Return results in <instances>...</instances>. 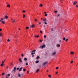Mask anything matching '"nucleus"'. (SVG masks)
I'll list each match as a JSON object with an SVG mask.
<instances>
[{"instance_id":"nucleus-31","label":"nucleus","mask_w":78,"mask_h":78,"mask_svg":"<svg viewBox=\"0 0 78 78\" xmlns=\"http://www.w3.org/2000/svg\"><path fill=\"white\" fill-rule=\"evenodd\" d=\"M63 40L65 41L66 40V38L65 37H64L63 38Z\"/></svg>"},{"instance_id":"nucleus-62","label":"nucleus","mask_w":78,"mask_h":78,"mask_svg":"<svg viewBox=\"0 0 78 78\" xmlns=\"http://www.w3.org/2000/svg\"><path fill=\"white\" fill-rule=\"evenodd\" d=\"M39 67H41V65H39Z\"/></svg>"},{"instance_id":"nucleus-3","label":"nucleus","mask_w":78,"mask_h":78,"mask_svg":"<svg viewBox=\"0 0 78 78\" xmlns=\"http://www.w3.org/2000/svg\"><path fill=\"white\" fill-rule=\"evenodd\" d=\"M8 18V16L7 15H5L4 16V19H7Z\"/></svg>"},{"instance_id":"nucleus-35","label":"nucleus","mask_w":78,"mask_h":78,"mask_svg":"<svg viewBox=\"0 0 78 78\" xmlns=\"http://www.w3.org/2000/svg\"><path fill=\"white\" fill-rule=\"evenodd\" d=\"M26 71V69H23V71L24 72H25V71Z\"/></svg>"},{"instance_id":"nucleus-29","label":"nucleus","mask_w":78,"mask_h":78,"mask_svg":"<svg viewBox=\"0 0 78 78\" xmlns=\"http://www.w3.org/2000/svg\"><path fill=\"white\" fill-rule=\"evenodd\" d=\"M2 67L3 66H4V65L3 64H1V65H0Z\"/></svg>"},{"instance_id":"nucleus-16","label":"nucleus","mask_w":78,"mask_h":78,"mask_svg":"<svg viewBox=\"0 0 78 78\" xmlns=\"http://www.w3.org/2000/svg\"><path fill=\"white\" fill-rule=\"evenodd\" d=\"M74 53L73 52H70V54L71 55H73V54H74Z\"/></svg>"},{"instance_id":"nucleus-36","label":"nucleus","mask_w":78,"mask_h":78,"mask_svg":"<svg viewBox=\"0 0 78 78\" xmlns=\"http://www.w3.org/2000/svg\"><path fill=\"white\" fill-rule=\"evenodd\" d=\"M4 20V18H1V20L2 21V20Z\"/></svg>"},{"instance_id":"nucleus-27","label":"nucleus","mask_w":78,"mask_h":78,"mask_svg":"<svg viewBox=\"0 0 78 78\" xmlns=\"http://www.w3.org/2000/svg\"><path fill=\"white\" fill-rule=\"evenodd\" d=\"M21 56L22 57H23L24 56V55L23 54H22Z\"/></svg>"},{"instance_id":"nucleus-25","label":"nucleus","mask_w":78,"mask_h":78,"mask_svg":"<svg viewBox=\"0 0 78 78\" xmlns=\"http://www.w3.org/2000/svg\"><path fill=\"white\" fill-rule=\"evenodd\" d=\"M35 22H37L38 21V20L37 19H35Z\"/></svg>"},{"instance_id":"nucleus-20","label":"nucleus","mask_w":78,"mask_h":78,"mask_svg":"<svg viewBox=\"0 0 78 78\" xmlns=\"http://www.w3.org/2000/svg\"><path fill=\"white\" fill-rule=\"evenodd\" d=\"M39 58H40V57L39 56H37V58H36L37 59H38Z\"/></svg>"},{"instance_id":"nucleus-11","label":"nucleus","mask_w":78,"mask_h":78,"mask_svg":"<svg viewBox=\"0 0 78 78\" xmlns=\"http://www.w3.org/2000/svg\"><path fill=\"white\" fill-rule=\"evenodd\" d=\"M19 61L20 62H22V61L21 60V58H20L19 59Z\"/></svg>"},{"instance_id":"nucleus-28","label":"nucleus","mask_w":78,"mask_h":78,"mask_svg":"<svg viewBox=\"0 0 78 78\" xmlns=\"http://www.w3.org/2000/svg\"><path fill=\"white\" fill-rule=\"evenodd\" d=\"M13 23H15L16 21H15V20H13V21H12Z\"/></svg>"},{"instance_id":"nucleus-61","label":"nucleus","mask_w":78,"mask_h":78,"mask_svg":"<svg viewBox=\"0 0 78 78\" xmlns=\"http://www.w3.org/2000/svg\"><path fill=\"white\" fill-rule=\"evenodd\" d=\"M8 68H9V67H8V66H7V69H8Z\"/></svg>"},{"instance_id":"nucleus-37","label":"nucleus","mask_w":78,"mask_h":78,"mask_svg":"<svg viewBox=\"0 0 78 78\" xmlns=\"http://www.w3.org/2000/svg\"><path fill=\"white\" fill-rule=\"evenodd\" d=\"M26 10H23V12L24 13V12H26Z\"/></svg>"},{"instance_id":"nucleus-32","label":"nucleus","mask_w":78,"mask_h":78,"mask_svg":"<svg viewBox=\"0 0 78 78\" xmlns=\"http://www.w3.org/2000/svg\"><path fill=\"white\" fill-rule=\"evenodd\" d=\"M49 76V77L51 78V75H49V76Z\"/></svg>"},{"instance_id":"nucleus-4","label":"nucleus","mask_w":78,"mask_h":78,"mask_svg":"<svg viewBox=\"0 0 78 78\" xmlns=\"http://www.w3.org/2000/svg\"><path fill=\"white\" fill-rule=\"evenodd\" d=\"M35 26L34 24H32L30 26V28H33V27H35Z\"/></svg>"},{"instance_id":"nucleus-48","label":"nucleus","mask_w":78,"mask_h":78,"mask_svg":"<svg viewBox=\"0 0 78 78\" xmlns=\"http://www.w3.org/2000/svg\"><path fill=\"white\" fill-rule=\"evenodd\" d=\"M26 65L27 66L28 65V63H26Z\"/></svg>"},{"instance_id":"nucleus-17","label":"nucleus","mask_w":78,"mask_h":78,"mask_svg":"<svg viewBox=\"0 0 78 78\" xmlns=\"http://www.w3.org/2000/svg\"><path fill=\"white\" fill-rule=\"evenodd\" d=\"M43 21L46 22L47 21V20H46V19H44V20H43Z\"/></svg>"},{"instance_id":"nucleus-34","label":"nucleus","mask_w":78,"mask_h":78,"mask_svg":"<svg viewBox=\"0 0 78 78\" xmlns=\"http://www.w3.org/2000/svg\"><path fill=\"white\" fill-rule=\"evenodd\" d=\"M44 24L46 25H47V23H46L45 21H44Z\"/></svg>"},{"instance_id":"nucleus-5","label":"nucleus","mask_w":78,"mask_h":78,"mask_svg":"<svg viewBox=\"0 0 78 78\" xmlns=\"http://www.w3.org/2000/svg\"><path fill=\"white\" fill-rule=\"evenodd\" d=\"M46 47L45 44H44L43 45H42V46H41V48H45Z\"/></svg>"},{"instance_id":"nucleus-55","label":"nucleus","mask_w":78,"mask_h":78,"mask_svg":"<svg viewBox=\"0 0 78 78\" xmlns=\"http://www.w3.org/2000/svg\"><path fill=\"white\" fill-rule=\"evenodd\" d=\"M4 74H5V73H2V75L3 76Z\"/></svg>"},{"instance_id":"nucleus-41","label":"nucleus","mask_w":78,"mask_h":78,"mask_svg":"<svg viewBox=\"0 0 78 78\" xmlns=\"http://www.w3.org/2000/svg\"><path fill=\"white\" fill-rule=\"evenodd\" d=\"M46 35L44 36V38H46Z\"/></svg>"},{"instance_id":"nucleus-42","label":"nucleus","mask_w":78,"mask_h":78,"mask_svg":"<svg viewBox=\"0 0 78 78\" xmlns=\"http://www.w3.org/2000/svg\"><path fill=\"white\" fill-rule=\"evenodd\" d=\"M10 41V40H9V39H8V40H7V41L8 42H9Z\"/></svg>"},{"instance_id":"nucleus-56","label":"nucleus","mask_w":78,"mask_h":78,"mask_svg":"<svg viewBox=\"0 0 78 78\" xmlns=\"http://www.w3.org/2000/svg\"><path fill=\"white\" fill-rule=\"evenodd\" d=\"M43 27H44V28H45V25H44V26H43Z\"/></svg>"},{"instance_id":"nucleus-6","label":"nucleus","mask_w":78,"mask_h":78,"mask_svg":"<svg viewBox=\"0 0 78 78\" xmlns=\"http://www.w3.org/2000/svg\"><path fill=\"white\" fill-rule=\"evenodd\" d=\"M56 52H54V53L52 54V55L54 56L56 54Z\"/></svg>"},{"instance_id":"nucleus-57","label":"nucleus","mask_w":78,"mask_h":78,"mask_svg":"<svg viewBox=\"0 0 78 78\" xmlns=\"http://www.w3.org/2000/svg\"><path fill=\"white\" fill-rule=\"evenodd\" d=\"M4 63V61H2V64H3Z\"/></svg>"},{"instance_id":"nucleus-12","label":"nucleus","mask_w":78,"mask_h":78,"mask_svg":"<svg viewBox=\"0 0 78 78\" xmlns=\"http://www.w3.org/2000/svg\"><path fill=\"white\" fill-rule=\"evenodd\" d=\"M39 62V61L38 60L35 61V63H38Z\"/></svg>"},{"instance_id":"nucleus-7","label":"nucleus","mask_w":78,"mask_h":78,"mask_svg":"<svg viewBox=\"0 0 78 78\" xmlns=\"http://www.w3.org/2000/svg\"><path fill=\"white\" fill-rule=\"evenodd\" d=\"M16 67H14V69L13 70L14 72H16Z\"/></svg>"},{"instance_id":"nucleus-24","label":"nucleus","mask_w":78,"mask_h":78,"mask_svg":"<svg viewBox=\"0 0 78 78\" xmlns=\"http://www.w3.org/2000/svg\"><path fill=\"white\" fill-rule=\"evenodd\" d=\"M29 29V27H26V29L27 30Z\"/></svg>"},{"instance_id":"nucleus-23","label":"nucleus","mask_w":78,"mask_h":78,"mask_svg":"<svg viewBox=\"0 0 78 78\" xmlns=\"http://www.w3.org/2000/svg\"><path fill=\"white\" fill-rule=\"evenodd\" d=\"M68 41V39H66V40H65V41L67 42V41Z\"/></svg>"},{"instance_id":"nucleus-2","label":"nucleus","mask_w":78,"mask_h":78,"mask_svg":"<svg viewBox=\"0 0 78 78\" xmlns=\"http://www.w3.org/2000/svg\"><path fill=\"white\" fill-rule=\"evenodd\" d=\"M48 64V62H44V63H43V64L42 65H43V66H45V65H46Z\"/></svg>"},{"instance_id":"nucleus-14","label":"nucleus","mask_w":78,"mask_h":78,"mask_svg":"<svg viewBox=\"0 0 78 78\" xmlns=\"http://www.w3.org/2000/svg\"><path fill=\"white\" fill-rule=\"evenodd\" d=\"M23 68V67H21V68H20V70H19V71H21V70H22Z\"/></svg>"},{"instance_id":"nucleus-53","label":"nucleus","mask_w":78,"mask_h":78,"mask_svg":"<svg viewBox=\"0 0 78 78\" xmlns=\"http://www.w3.org/2000/svg\"><path fill=\"white\" fill-rule=\"evenodd\" d=\"M2 31V29H0V32L1 31Z\"/></svg>"},{"instance_id":"nucleus-49","label":"nucleus","mask_w":78,"mask_h":78,"mask_svg":"<svg viewBox=\"0 0 78 78\" xmlns=\"http://www.w3.org/2000/svg\"><path fill=\"white\" fill-rule=\"evenodd\" d=\"M76 7L78 8V5H76Z\"/></svg>"},{"instance_id":"nucleus-50","label":"nucleus","mask_w":78,"mask_h":78,"mask_svg":"<svg viewBox=\"0 0 78 78\" xmlns=\"http://www.w3.org/2000/svg\"><path fill=\"white\" fill-rule=\"evenodd\" d=\"M41 24V22H40L39 23V24L40 25V24Z\"/></svg>"},{"instance_id":"nucleus-13","label":"nucleus","mask_w":78,"mask_h":78,"mask_svg":"<svg viewBox=\"0 0 78 78\" xmlns=\"http://www.w3.org/2000/svg\"><path fill=\"white\" fill-rule=\"evenodd\" d=\"M43 6V4H40V6H39V7H42Z\"/></svg>"},{"instance_id":"nucleus-21","label":"nucleus","mask_w":78,"mask_h":78,"mask_svg":"<svg viewBox=\"0 0 78 78\" xmlns=\"http://www.w3.org/2000/svg\"><path fill=\"white\" fill-rule=\"evenodd\" d=\"M7 6L8 7L10 8V4H9V5H7Z\"/></svg>"},{"instance_id":"nucleus-26","label":"nucleus","mask_w":78,"mask_h":78,"mask_svg":"<svg viewBox=\"0 0 78 78\" xmlns=\"http://www.w3.org/2000/svg\"><path fill=\"white\" fill-rule=\"evenodd\" d=\"M10 76V74H8L6 76Z\"/></svg>"},{"instance_id":"nucleus-22","label":"nucleus","mask_w":78,"mask_h":78,"mask_svg":"<svg viewBox=\"0 0 78 78\" xmlns=\"http://www.w3.org/2000/svg\"><path fill=\"white\" fill-rule=\"evenodd\" d=\"M24 60L25 61H26L27 60V58H25L24 59Z\"/></svg>"},{"instance_id":"nucleus-60","label":"nucleus","mask_w":78,"mask_h":78,"mask_svg":"<svg viewBox=\"0 0 78 78\" xmlns=\"http://www.w3.org/2000/svg\"><path fill=\"white\" fill-rule=\"evenodd\" d=\"M13 65V63H11V65Z\"/></svg>"},{"instance_id":"nucleus-43","label":"nucleus","mask_w":78,"mask_h":78,"mask_svg":"<svg viewBox=\"0 0 78 78\" xmlns=\"http://www.w3.org/2000/svg\"><path fill=\"white\" fill-rule=\"evenodd\" d=\"M73 62V61H72L71 62H70V63H72Z\"/></svg>"},{"instance_id":"nucleus-59","label":"nucleus","mask_w":78,"mask_h":78,"mask_svg":"<svg viewBox=\"0 0 78 78\" xmlns=\"http://www.w3.org/2000/svg\"><path fill=\"white\" fill-rule=\"evenodd\" d=\"M47 13V12H44V14H46Z\"/></svg>"},{"instance_id":"nucleus-63","label":"nucleus","mask_w":78,"mask_h":78,"mask_svg":"<svg viewBox=\"0 0 78 78\" xmlns=\"http://www.w3.org/2000/svg\"><path fill=\"white\" fill-rule=\"evenodd\" d=\"M48 71H48V70H47V72H48Z\"/></svg>"},{"instance_id":"nucleus-47","label":"nucleus","mask_w":78,"mask_h":78,"mask_svg":"<svg viewBox=\"0 0 78 78\" xmlns=\"http://www.w3.org/2000/svg\"><path fill=\"white\" fill-rule=\"evenodd\" d=\"M40 42H42V40H40Z\"/></svg>"},{"instance_id":"nucleus-51","label":"nucleus","mask_w":78,"mask_h":78,"mask_svg":"<svg viewBox=\"0 0 78 78\" xmlns=\"http://www.w3.org/2000/svg\"><path fill=\"white\" fill-rule=\"evenodd\" d=\"M40 33H42V31H40Z\"/></svg>"},{"instance_id":"nucleus-15","label":"nucleus","mask_w":78,"mask_h":78,"mask_svg":"<svg viewBox=\"0 0 78 78\" xmlns=\"http://www.w3.org/2000/svg\"><path fill=\"white\" fill-rule=\"evenodd\" d=\"M39 71V69H37V70H36V72H37V73H38Z\"/></svg>"},{"instance_id":"nucleus-10","label":"nucleus","mask_w":78,"mask_h":78,"mask_svg":"<svg viewBox=\"0 0 78 78\" xmlns=\"http://www.w3.org/2000/svg\"><path fill=\"white\" fill-rule=\"evenodd\" d=\"M0 22H1L3 24H4L5 23V21H1V20H0Z\"/></svg>"},{"instance_id":"nucleus-54","label":"nucleus","mask_w":78,"mask_h":78,"mask_svg":"<svg viewBox=\"0 0 78 78\" xmlns=\"http://www.w3.org/2000/svg\"><path fill=\"white\" fill-rule=\"evenodd\" d=\"M60 14H58V16H60Z\"/></svg>"},{"instance_id":"nucleus-46","label":"nucleus","mask_w":78,"mask_h":78,"mask_svg":"<svg viewBox=\"0 0 78 78\" xmlns=\"http://www.w3.org/2000/svg\"><path fill=\"white\" fill-rule=\"evenodd\" d=\"M2 33H0V36H2Z\"/></svg>"},{"instance_id":"nucleus-18","label":"nucleus","mask_w":78,"mask_h":78,"mask_svg":"<svg viewBox=\"0 0 78 78\" xmlns=\"http://www.w3.org/2000/svg\"><path fill=\"white\" fill-rule=\"evenodd\" d=\"M18 76L19 77H20L21 76V75L19 73L18 74Z\"/></svg>"},{"instance_id":"nucleus-33","label":"nucleus","mask_w":78,"mask_h":78,"mask_svg":"<svg viewBox=\"0 0 78 78\" xmlns=\"http://www.w3.org/2000/svg\"><path fill=\"white\" fill-rule=\"evenodd\" d=\"M30 72V71H27V73L28 74Z\"/></svg>"},{"instance_id":"nucleus-1","label":"nucleus","mask_w":78,"mask_h":78,"mask_svg":"<svg viewBox=\"0 0 78 78\" xmlns=\"http://www.w3.org/2000/svg\"><path fill=\"white\" fill-rule=\"evenodd\" d=\"M36 51V50H35L32 51V53H31V55H32V57H34V55L33 54H35L36 53L35 52L34 53L33 52H35Z\"/></svg>"},{"instance_id":"nucleus-44","label":"nucleus","mask_w":78,"mask_h":78,"mask_svg":"<svg viewBox=\"0 0 78 78\" xmlns=\"http://www.w3.org/2000/svg\"><path fill=\"white\" fill-rule=\"evenodd\" d=\"M66 31H68V30H66V29L65 30V31L66 32Z\"/></svg>"},{"instance_id":"nucleus-64","label":"nucleus","mask_w":78,"mask_h":78,"mask_svg":"<svg viewBox=\"0 0 78 78\" xmlns=\"http://www.w3.org/2000/svg\"><path fill=\"white\" fill-rule=\"evenodd\" d=\"M6 78H9L8 76H6Z\"/></svg>"},{"instance_id":"nucleus-58","label":"nucleus","mask_w":78,"mask_h":78,"mask_svg":"<svg viewBox=\"0 0 78 78\" xmlns=\"http://www.w3.org/2000/svg\"><path fill=\"white\" fill-rule=\"evenodd\" d=\"M58 73V72H56V73H55V74H57Z\"/></svg>"},{"instance_id":"nucleus-45","label":"nucleus","mask_w":78,"mask_h":78,"mask_svg":"<svg viewBox=\"0 0 78 78\" xmlns=\"http://www.w3.org/2000/svg\"><path fill=\"white\" fill-rule=\"evenodd\" d=\"M47 16V14H45V15H44V16Z\"/></svg>"},{"instance_id":"nucleus-8","label":"nucleus","mask_w":78,"mask_h":78,"mask_svg":"<svg viewBox=\"0 0 78 78\" xmlns=\"http://www.w3.org/2000/svg\"><path fill=\"white\" fill-rule=\"evenodd\" d=\"M77 2L76 1H74L73 2V5H75L77 4Z\"/></svg>"},{"instance_id":"nucleus-19","label":"nucleus","mask_w":78,"mask_h":78,"mask_svg":"<svg viewBox=\"0 0 78 78\" xmlns=\"http://www.w3.org/2000/svg\"><path fill=\"white\" fill-rule=\"evenodd\" d=\"M39 37V36H38V35H37V36H35V37L36 38V37H37V38H38Z\"/></svg>"},{"instance_id":"nucleus-38","label":"nucleus","mask_w":78,"mask_h":78,"mask_svg":"<svg viewBox=\"0 0 78 78\" xmlns=\"http://www.w3.org/2000/svg\"><path fill=\"white\" fill-rule=\"evenodd\" d=\"M58 67H57L56 68H55V69H58Z\"/></svg>"},{"instance_id":"nucleus-52","label":"nucleus","mask_w":78,"mask_h":78,"mask_svg":"<svg viewBox=\"0 0 78 78\" xmlns=\"http://www.w3.org/2000/svg\"><path fill=\"white\" fill-rule=\"evenodd\" d=\"M19 68H17V70H19Z\"/></svg>"},{"instance_id":"nucleus-9","label":"nucleus","mask_w":78,"mask_h":78,"mask_svg":"<svg viewBox=\"0 0 78 78\" xmlns=\"http://www.w3.org/2000/svg\"><path fill=\"white\" fill-rule=\"evenodd\" d=\"M56 46H57V47L58 48H59L60 46V45L59 44H57V45Z\"/></svg>"},{"instance_id":"nucleus-39","label":"nucleus","mask_w":78,"mask_h":78,"mask_svg":"<svg viewBox=\"0 0 78 78\" xmlns=\"http://www.w3.org/2000/svg\"><path fill=\"white\" fill-rule=\"evenodd\" d=\"M57 12H58V11H54V12H55V13H57Z\"/></svg>"},{"instance_id":"nucleus-30","label":"nucleus","mask_w":78,"mask_h":78,"mask_svg":"<svg viewBox=\"0 0 78 78\" xmlns=\"http://www.w3.org/2000/svg\"><path fill=\"white\" fill-rule=\"evenodd\" d=\"M23 18H24L25 17V15H23Z\"/></svg>"},{"instance_id":"nucleus-40","label":"nucleus","mask_w":78,"mask_h":78,"mask_svg":"<svg viewBox=\"0 0 78 78\" xmlns=\"http://www.w3.org/2000/svg\"><path fill=\"white\" fill-rule=\"evenodd\" d=\"M54 29L53 28H52V29H51V31H53Z\"/></svg>"}]
</instances>
